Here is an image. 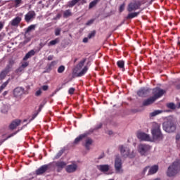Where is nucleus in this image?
Here are the masks:
<instances>
[{"instance_id": "obj_3", "label": "nucleus", "mask_w": 180, "mask_h": 180, "mask_svg": "<svg viewBox=\"0 0 180 180\" xmlns=\"http://www.w3.org/2000/svg\"><path fill=\"white\" fill-rule=\"evenodd\" d=\"M180 171V163L179 162H174L172 165L168 167L167 176H175Z\"/></svg>"}, {"instance_id": "obj_1", "label": "nucleus", "mask_w": 180, "mask_h": 180, "mask_svg": "<svg viewBox=\"0 0 180 180\" xmlns=\"http://www.w3.org/2000/svg\"><path fill=\"white\" fill-rule=\"evenodd\" d=\"M151 134L153 140H157L160 141L162 140V139H164L162 133H161V129H160V125L158 123H154L153 124Z\"/></svg>"}, {"instance_id": "obj_15", "label": "nucleus", "mask_w": 180, "mask_h": 180, "mask_svg": "<svg viewBox=\"0 0 180 180\" xmlns=\"http://www.w3.org/2000/svg\"><path fill=\"white\" fill-rule=\"evenodd\" d=\"M55 165L58 168L57 172H61V171H63V169L67 166V163L63 161H58L56 162Z\"/></svg>"}, {"instance_id": "obj_22", "label": "nucleus", "mask_w": 180, "mask_h": 180, "mask_svg": "<svg viewBox=\"0 0 180 180\" xmlns=\"http://www.w3.org/2000/svg\"><path fill=\"white\" fill-rule=\"evenodd\" d=\"M86 62V58H84L82 60H80L79 63L76 65L75 68L77 71H79L82 70V67H84Z\"/></svg>"}, {"instance_id": "obj_6", "label": "nucleus", "mask_w": 180, "mask_h": 180, "mask_svg": "<svg viewBox=\"0 0 180 180\" xmlns=\"http://www.w3.org/2000/svg\"><path fill=\"white\" fill-rule=\"evenodd\" d=\"M165 90L162 89L160 87H156L155 89H153V96L154 100L155 101L156 99H160V98H161L164 94H165Z\"/></svg>"}, {"instance_id": "obj_47", "label": "nucleus", "mask_w": 180, "mask_h": 180, "mask_svg": "<svg viewBox=\"0 0 180 180\" xmlns=\"http://www.w3.org/2000/svg\"><path fill=\"white\" fill-rule=\"evenodd\" d=\"M29 66V62H24L23 63H22L21 67L22 68H26V67Z\"/></svg>"}, {"instance_id": "obj_42", "label": "nucleus", "mask_w": 180, "mask_h": 180, "mask_svg": "<svg viewBox=\"0 0 180 180\" xmlns=\"http://www.w3.org/2000/svg\"><path fill=\"white\" fill-rule=\"evenodd\" d=\"M125 6H126V4H124V3L120 6V8H119L120 13H122V12H123V11H124Z\"/></svg>"}, {"instance_id": "obj_18", "label": "nucleus", "mask_w": 180, "mask_h": 180, "mask_svg": "<svg viewBox=\"0 0 180 180\" xmlns=\"http://www.w3.org/2000/svg\"><path fill=\"white\" fill-rule=\"evenodd\" d=\"M22 22V18L17 16L11 21V25L14 27L19 26V24Z\"/></svg>"}, {"instance_id": "obj_34", "label": "nucleus", "mask_w": 180, "mask_h": 180, "mask_svg": "<svg viewBox=\"0 0 180 180\" xmlns=\"http://www.w3.org/2000/svg\"><path fill=\"white\" fill-rule=\"evenodd\" d=\"M117 65L118 68H120L121 70H124V60H118L117 62Z\"/></svg>"}, {"instance_id": "obj_10", "label": "nucleus", "mask_w": 180, "mask_h": 180, "mask_svg": "<svg viewBox=\"0 0 180 180\" xmlns=\"http://www.w3.org/2000/svg\"><path fill=\"white\" fill-rule=\"evenodd\" d=\"M34 18H36V13L34 11H30L25 15V20L29 23V22L33 20Z\"/></svg>"}, {"instance_id": "obj_54", "label": "nucleus", "mask_w": 180, "mask_h": 180, "mask_svg": "<svg viewBox=\"0 0 180 180\" xmlns=\"http://www.w3.org/2000/svg\"><path fill=\"white\" fill-rule=\"evenodd\" d=\"M92 23H94V20H89L86 23V26H89L91 25H92Z\"/></svg>"}, {"instance_id": "obj_57", "label": "nucleus", "mask_w": 180, "mask_h": 180, "mask_svg": "<svg viewBox=\"0 0 180 180\" xmlns=\"http://www.w3.org/2000/svg\"><path fill=\"white\" fill-rule=\"evenodd\" d=\"M148 168H150V167H148V166H147V167H146L144 168V169H143V173H144V174H145L146 172H147V169H148Z\"/></svg>"}, {"instance_id": "obj_37", "label": "nucleus", "mask_w": 180, "mask_h": 180, "mask_svg": "<svg viewBox=\"0 0 180 180\" xmlns=\"http://www.w3.org/2000/svg\"><path fill=\"white\" fill-rule=\"evenodd\" d=\"M36 29V25H31L27 28L25 32L29 33L32 32V30H34Z\"/></svg>"}, {"instance_id": "obj_32", "label": "nucleus", "mask_w": 180, "mask_h": 180, "mask_svg": "<svg viewBox=\"0 0 180 180\" xmlns=\"http://www.w3.org/2000/svg\"><path fill=\"white\" fill-rule=\"evenodd\" d=\"M160 113H162V110H156L150 113V117H154L158 115H160Z\"/></svg>"}, {"instance_id": "obj_45", "label": "nucleus", "mask_w": 180, "mask_h": 180, "mask_svg": "<svg viewBox=\"0 0 180 180\" xmlns=\"http://www.w3.org/2000/svg\"><path fill=\"white\" fill-rule=\"evenodd\" d=\"M37 115H39V112H35V113L32 114V118L30 120V122L34 120V119H36V117H37Z\"/></svg>"}, {"instance_id": "obj_17", "label": "nucleus", "mask_w": 180, "mask_h": 180, "mask_svg": "<svg viewBox=\"0 0 180 180\" xmlns=\"http://www.w3.org/2000/svg\"><path fill=\"white\" fill-rule=\"evenodd\" d=\"M20 123H22L20 120H15L13 121L9 125L10 130H15L18 126H20Z\"/></svg>"}, {"instance_id": "obj_20", "label": "nucleus", "mask_w": 180, "mask_h": 180, "mask_svg": "<svg viewBox=\"0 0 180 180\" xmlns=\"http://www.w3.org/2000/svg\"><path fill=\"white\" fill-rule=\"evenodd\" d=\"M148 94V90L146 89V88H141L138 91H137V95L141 96V98H144L146 95Z\"/></svg>"}, {"instance_id": "obj_2", "label": "nucleus", "mask_w": 180, "mask_h": 180, "mask_svg": "<svg viewBox=\"0 0 180 180\" xmlns=\"http://www.w3.org/2000/svg\"><path fill=\"white\" fill-rule=\"evenodd\" d=\"M163 130L167 133H174L176 130V125H175V122H174L172 118L167 119L163 123Z\"/></svg>"}, {"instance_id": "obj_51", "label": "nucleus", "mask_w": 180, "mask_h": 180, "mask_svg": "<svg viewBox=\"0 0 180 180\" xmlns=\"http://www.w3.org/2000/svg\"><path fill=\"white\" fill-rule=\"evenodd\" d=\"M25 69L24 68H22V66H20L17 70H16V72H22V71H23Z\"/></svg>"}, {"instance_id": "obj_38", "label": "nucleus", "mask_w": 180, "mask_h": 180, "mask_svg": "<svg viewBox=\"0 0 180 180\" xmlns=\"http://www.w3.org/2000/svg\"><path fill=\"white\" fill-rule=\"evenodd\" d=\"M18 133H19V130L8 135L5 139H4L2 141V143H4V141H6V140H8V139H11V137H13V136H16V134H18Z\"/></svg>"}, {"instance_id": "obj_14", "label": "nucleus", "mask_w": 180, "mask_h": 180, "mask_svg": "<svg viewBox=\"0 0 180 180\" xmlns=\"http://www.w3.org/2000/svg\"><path fill=\"white\" fill-rule=\"evenodd\" d=\"M77 168H78L77 164H72L66 167L65 171L68 174H72V172H75V171H77Z\"/></svg>"}, {"instance_id": "obj_7", "label": "nucleus", "mask_w": 180, "mask_h": 180, "mask_svg": "<svg viewBox=\"0 0 180 180\" xmlns=\"http://www.w3.org/2000/svg\"><path fill=\"white\" fill-rule=\"evenodd\" d=\"M122 159L120 156L117 155L115 160V168L117 174H122L123 172V169H122Z\"/></svg>"}, {"instance_id": "obj_53", "label": "nucleus", "mask_w": 180, "mask_h": 180, "mask_svg": "<svg viewBox=\"0 0 180 180\" xmlns=\"http://www.w3.org/2000/svg\"><path fill=\"white\" fill-rule=\"evenodd\" d=\"M42 91H48L49 90V86L48 85H44L41 86Z\"/></svg>"}, {"instance_id": "obj_30", "label": "nucleus", "mask_w": 180, "mask_h": 180, "mask_svg": "<svg viewBox=\"0 0 180 180\" xmlns=\"http://www.w3.org/2000/svg\"><path fill=\"white\" fill-rule=\"evenodd\" d=\"M98 2H101V0H94L93 1H91L89 5V9H92V8H94V6H96Z\"/></svg>"}, {"instance_id": "obj_8", "label": "nucleus", "mask_w": 180, "mask_h": 180, "mask_svg": "<svg viewBox=\"0 0 180 180\" xmlns=\"http://www.w3.org/2000/svg\"><path fill=\"white\" fill-rule=\"evenodd\" d=\"M151 150V146L146 144H140L139 146V153L141 155H147L148 151Z\"/></svg>"}, {"instance_id": "obj_48", "label": "nucleus", "mask_w": 180, "mask_h": 180, "mask_svg": "<svg viewBox=\"0 0 180 180\" xmlns=\"http://www.w3.org/2000/svg\"><path fill=\"white\" fill-rule=\"evenodd\" d=\"M102 123L98 124L97 126L95 127L94 130H99V129H102Z\"/></svg>"}, {"instance_id": "obj_63", "label": "nucleus", "mask_w": 180, "mask_h": 180, "mask_svg": "<svg viewBox=\"0 0 180 180\" xmlns=\"http://www.w3.org/2000/svg\"><path fill=\"white\" fill-rule=\"evenodd\" d=\"M108 134H109L110 136H111V134H113V131H108Z\"/></svg>"}, {"instance_id": "obj_43", "label": "nucleus", "mask_w": 180, "mask_h": 180, "mask_svg": "<svg viewBox=\"0 0 180 180\" xmlns=\"http://www.w3.org/2000/svg\"><path fill=\"white\" fill-rule=\"evenodd\" d=\"M61 34V28L55 29V36H60Z\"/></svg>"}, {"instance_id": "obj_16", "label": "nucleus", "mask_w": 180, "mask_h": 180, "mask_svg": "<svg viewBox=\"0 0 180 180\" xmlns=\"http://www.w3.org/2000/svg\"><path fill=\"white\" fill-rule=\"evenodd\" d=\"M78 2H81L82 5H84V4H86V0H72L68 3V6L69 8H72L78 4Z\"/></svg>"}, {"instance_id": "obj_44", "label": "nucleus", "mask_w": 180, "mask_h": 180, "mask_svg": "<svg viewBox=\"0 0 180 180\" xmlns=\"http://www.w3.org/2000/svg\"><path fill=\"white\" fill-rule=\"evenodd\" d=\"M74 92H75V88L71 87L68 90L69 95H74Z\"/></svg>"}, {"instance_id": "obj_35", "label": "nucleus", "mask_w": 180, "mask_h": 180, "mask_svg": "<svg viewBox=\"0 0 180 180\" xmlns=\"http://www.w3.org/2000/svg\"><path fill=\"white\" fill-rule=\"evenodd\" d=\"M64 151H65V149H61L60 150H59L56 155L54 157V160H58V158H60V157H61V155H63V154H64Z\"/></svg>"}, {"instance_id": "obj_50", "label": "nucleus", "mask_w": 180, "mask_h": 180, "mask_svg": "<svg viewBox=\"0 0 180 180\" xmlns=\"http://www.w3.org/2000/svg\"><path fill=\"white\" fill-rule=\"evenodd\" d=\"M41 95V89H39L35 93V96H40Z\"/></svg>"}, {"instance_id": "obj_61", "label": "nucleus", "mask_w": 180, "mask_h": 180, "mask_svg": "<svg viewBox=\"0 0 180 180\" xmlns=\"http://www.w3.org/2000/svg\"><path fill=\"white\" fill-rule=\"evenodd\" d=\"M45 44H46V43H44V44L40 43L39 46H40V47H44Z\"/></svg>"}, {"instance_id": "obj_39", "label": "nucleus", "mask_w": 180, "mask_h": 180, "mask_svg": "<svg viewBox=\"0 0 180 180\" xmlns=\"http://www.w3.org/2000/svg\"><path fill=\"white\" fill-rule=\"evenodd\" d=\"M65 71V66L64 65H60L58 68V74H63V72Z\"/></svg>"}, {"instance_id": "obj_55", "label": "nucleus", "mask_w": 180, "mask_h": 180, "mask_svg": "<svg viewBox=\"0 0 180 180\" xmlns=\"http://www.w3.org/2000/svg\"><path fill=\"white\" fill-rule=\"evenodd\" d=\"M53 58H54V56H53V55L49 56L47 58L49 61H51L53 60Z\"/></svg>"}, {"instance_id": "obj_25", "label": "nucleus", "mask_w": 180, "mask_h": 180, "mask_svg": "<svg viewBox=\"0 0 180 180\" xmlns=\"http://www.w3.org/2000/svg\"><path fill=\"white\" fill-rule=\"evenodd\" d=\"M34 54H36V52H34V50H31L23 58V61H26L27 60H29V58H30V57H33V56H34Z\"/></svg>"}, {"instance_id": "obj_26", "label": "nucleus", "mask_w": 180, "mask_h": 180, "mask_svg": "<svg viewBox=\"0 0 180 180\" xmlns=\"http://www.w3.org/2000/svg\"><path fill=\"white\" fill-rule=\"evenodd\" d=\"M140 12L141 11L129 13L127 16V19L129 20V19H134V18H137V16L140 15Z\"/></svg>"}, {"instance_id": "obj_21", "label": "nucleus", "mask_w": 180, "mask_h": 180, "mask_svg": "<svg viewBox=\"0 0 180 180\" xmlns=\"http://www.w3.org/2000/svg\"><path fill=\"white\" fill-rule=\"evenodd\" d=\"M97 168L101 172H108L109 171V165H100L97 166Z\"/></svg>"}, {"instance_id": "obj_62", "label": "nucleus", "mask_w": 180, "mask_h": 180, "mask_svg": "<svg viewBox=\"0 0 180 180\" xmlns=\"http://www.w3.org/2000/svg\"><path fill=\"white\" fill-rule=\"evenodd\" d=\"M176 89H180V84H177L176 86Z\"/></svg>"}, {"instance_id": "obj_58", "label": "nucleus", "mask_w": 180, "mask_h": 180, "mask_svg": "<svg viewBox=\"0 0 180 180\" xmlns=\"http://www.w3.org/2000/svg\"><path fill=\"white\" fill-rule=\"evenodd\" d=\"M44 105H46L45 103H41V104L39 105V108H41V109H43V108H44Z\"/></svg>"}, {"instance_id": "obj_41", "label": "nucleus", "mask_w": 180, "mask_h": 180, "mask_svg": "<svg viewBox=\"0 0 180 180\" xmlns=\"http://www.w3.org/2000/svg\"><path fill=\"white\" fill-rule=\"evenodd\" d=\"M96 34V31L95 30L91 31V33L88 34V39H92V37H95Z\"/></svg>"}, {"instance_id": "obj_19", "label": "nucleus", "mask_w": 180, "mask_h": 180, "mask_svg": "<svg viewBox=\"0 0 180 180\" xmlns=\"http://www.w3.org/2000/svg\"><path fill=\"white\" fill-rule=\"evenodd\" d=\"M155 100L153 98V96L148 98V99H146L143 101V106H150V105H153L154 103Z\"/></svg>"}, {"instance_id": "obj_27", "label": "nucleus", "mask_w": 180, "mask_h": 180, "mask_svg": "<svg viewBox=\"0 0 180 180\" xmlns=\"http://www.w3.org/2000/svg\"><path fill=\"white\" fill-rule=\"evenodd\" d=\"M158 171V166L154 165L151 167L149 169L148 175H153Z\"/></svg>"}, {"instance_id": "obj_28", "label": "nucleus", "mask_w": 180, "mask_h": 180, "mask_svg": "<svg viewBox=\"0 0 180 180\" xmlns=\"http://www.w3.org/2000/svg\"><path fill=\"white\" fill-rule=\"evenodd\" d=\"M56 65H57V61L53 60L51 62V64L48 65V68H46V70L44 72H50L53 67H56Z\"/></svg>"}, {"instance_id": "obj_24", "label": "nucleus", "mask_w": 180, "mask_h": 180, "mask_svg": "<svg viewBox=\"0 0 180 180\" xmlns=\"http://www.w3.org/2000/svg\"><path fill=\"white\" fill-rule=\"evenodd\" d=\"M88 70H89L88 65L84 66L83 69L77 73V77H84L88 72Z\"/></svg>"}, {"instance_id": "obj_12", "label": "nucleus", "mask_w": 180, "mask_h": 180, "mask_svg": "<svg viewBox=\"0 0 180 180\" xmlns=\"http://www.w3.org/2000/svg\"><path fill=\"white\" fill-rule=\"evenodd\" d=\"M49 168H50V165H44L36 170V174L42 175V174H44V172H47V169H49Z\"/></svg>"}, {"instance_id": "obj_56", "label": "nucleus", "mask_w": 180, "mask_h": 180, "mask_svg": "<svg viewBox=\"0 0 180 180\" xmlns=\"http://www.w3.org/2000/svg\"><path fill=\"white\" fill-rule=\"evenodd\" d=\"M88 37H85L83 39V43H88Z\"/></svg>"}, {"instance_id": "obj_64", "label": "nucleus", "mask_w": 180, "mask_h": 180, "mask_svg": "<svg viewBox=\"0 0 180 180\" xmlns=\"http://www.w3.org/2000/svg\"><path fill=\"white\" fill-rule=\"evenodd\" d=\"M177 46H179V47L180 46V41L179 40H178V41H177Z\"/></svg>"}, {"instance_id": "obj_31", "label": "nucleus", "mask_w": 180, "mask_h": 180, "mask_svg": "<svg viewBox=\"0 0 180 180\" xmlns=\"http://www.w3.org/2000/svg\"><path fill=\"white\" fill-rule=\"evenodd\" d=\"M58 43H60V38H56L53 40H51L48 44V46H56V44H58Z\"/></svg>"}, {"instance_id": "obj_59", "label": "nucleus", "mask_w": 180, "mask_h": 180, "mask_svg": "<svg viewBox=\"0 0 180 180\" xmlns=\"http://www.w3.org/2000/svg\"><path fill=\"white\" fill-rule=\"evenodd\" d=\"M180 139V134H177L176 136V140H179Z\"/></svg>"}, {"instance_id": "obj_60", "label": "nucleus", "mask_w": 180, "mask_h": 180, "mask_svg": "<svg viewBox=\"0 0 180 180\" xmlns=\"http://www.w3.org/2000/svg\"><path fill=\"white\" fill-rule=\"evenodd\" d=\"M8 94V91H5L4 93H3V96H6V94Z\"/></svg>"}, {"instance_id": "obj_33", "label": "nucleus", "mask_w": 180, "mask_h": 180, "mask_svg": "<svg viewBox=\"0 0 180 180\" xmlns=\"http://www.w3.org/2000/svg\"><path fill=\"white\" fill-rule=\"evenodd\" d=\"M70 16H72V13L71 12V10L68 9L64 11L63 13V18H70Z\"/></svg>"}, {"instance_id": "obj_11", "label": "nucleus", "mask_w": 180, "mask_h": 180, "mask_svg": "<svg viewBox=\"0 0 180 180\" xmlns=\"http://www.w3.org/2000/svg\"><path fill=\"white\" fill-rule=\"evenodd\" d=\"M9 72H11V65H6L5 69L0 72V81L5 79Z\"/></svg>"}, {"instance_id": "obj_13", "label": "nucleus", "mask_w": 180, "mask_h": 180, "mask_svg": "<svg viewBox=\"0 0 180 180\" xmlns=\"http://www.w3.org/2000/svg\"><path fill=\"white\" fill-rule=\"evenodd\" d=\"M25 94V89L22 87H17L13 90V95L15 98H19Z\"/></svg>"}, {"instance_id": "obj_49", "label": "nucleus", "mask_w": 180, "mask_h": 180, "mask_svg": "<svg viewBox=\"0 0 180 180\" xmlns=\"http://www.w3.org/2000/svg\"><path fill=\"white\" fill-rule=\"evenodd\" d=\"M4 26H5V22L4 21H0V32L4 29Z\"/></svg>"}, {"instance_id": "obj_29", "label": "nucleus", "mask_w": 180, "mask_h": 180, "mask_svg": "<svg viewBox=\"0 0 180 180\" xmlns=\"http://www.w3.org/2000/svg\"><path fill=\"white\" fill-rule=\"evenodd\" d=\"M92 143H94V141H92V139H91V138H89L86 140L85 147H86V150H89V147H90V146L92 145Z\"/></svg>"}, {"instance_id": "obj_46", "label": "nucleus", "mask_w": 180, "mask_h": 180, "mask_svg": "<svg viewBox=\"0 0 180 180\" xmlns=\"http://www.w3.org/2000/svg\"><path fill=\"white\" fill-rule=\"evenodd\" d=\"M14 2L15 4V8L19 7V5L22 3V0H14Z\"/></svg>"}, {"instance_id": "obj_40", "label": "nucleus", "mask_w": 180, "mask_h": 180, "mask_svg": "<svg viewBox=\"0 0 180 180\" xmlns=\"http://www.w3.org/2000/svg\"><path fill=\"white\" fill-rule=\"evenodd\" d=\"M167 106L169 109H172L174 110L176 108V106L175 105V104L174 103H169L167 104Z\"/></svg>"}, {"instance_id": "obj_36", "label": "nucleus", "mask_w": 180, "mask_h": 180, "mask_svg": "<svg viewBox=\"0 0 180 180\" xmlns=\"http://www.w3.org/2000/svg\"><path fill=\"white\" fill-rule=\"evenodd\" d=\"M8 84H9V79H8L7 81H6L4 83L2 84V85L0 86V91L2 92V91H4V89H5L6 86H8Z\"/></svg>"}, {"instance_id": "obj_4", "label": "nucleus", "mask_w": 180, "mask_h": 180, "mask_svg": "<svg viewBox=\"0 0 180 180\" xmlns=\"http://www.w3.org/2000/svg\"><path fill=\"white\" fill-rule=\"evenodd\" d=\"M141 6V3H140L139 1L134 0L128 4L127 9L128 12H134L135 11H137V9H140Z\"/></svg>"}, {"instance_id": "obj_9", "label": "nucleus", "mask_w": 180, "mask_h": 180, "mask_svg": "<svg viewBox=\"0 0 180 180\" xmlns=\"http://www.w3.org/2000/svg\"><path fill=\"white\" fill-rule=\"evenodd\" d=\"M137 138L141 141H151V139L150 138V135L144 133V132H139L137 134Z\"/></svg>"}, {"instance_id": "obj_5", "label": "nucleus", "mask_w": 180, "mask_h": 180, "mask_svg": "<svg viewBox=\"0 0 180 180\" xmlns=\"http://www.w3.org/2000/svg\"><path fill=\"white\" fill-rule=\"evenodd\" d=\"M119 149L122 157H124V158H127V157H129V158H133V157H134V155L130 154V149L129 148L124 147L123 145H120L119 146Z\"/></svg>"}, {"instance_id": "obj_52", "label": "nucleus", "mask_w": 180, "mask_h": 180, "mask_svg": "<svg viewBox=\"0 0 180 180\" xmlns=\"http://www.w3.org/2000/svg\"><path fill=\"white\" fill-rule=\"evenodd\" d=\"M14 64H15V60H9V64L7 65H10L11 69V68H12V65H13Z\"/></svg>"}, {"instance_id": "obj_23", "label": "nucleus", "mask_w": 180, "mask_h": 180, "mask_svg": "<svg viewBox=\"0 0 180 180\" xmlns=\"http://www.w3.org/2000/svg\"><path fill=\"white\" fill-rule=\"evenodd\" d=\"M86 136H88L86 134H83L79 135L78 137H77L75 139L73 144H75V145L79 144V142L82 141V139H85V137H86Z\"/></svg>"}]
</instances>
